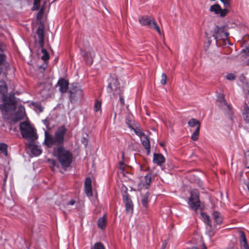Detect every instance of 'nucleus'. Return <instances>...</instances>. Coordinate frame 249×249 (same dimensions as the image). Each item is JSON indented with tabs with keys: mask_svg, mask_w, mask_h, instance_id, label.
I'll return each instance as SVG.
<instances>
[{
	"mask_svg": "<svg viewBox=\"0 0 249 249\" xmlns=\"http://www.w3.org/2000/svg\"><path fill=\"white\" fill-rule=\"evenodd\" d=\"M188 125L191 128L196 127V128L198 127L200 128V123L199 121L196 119L192 118L188 122Z\"/></svg>",
	"mask_w": 249,
	"mask_h": 249,
	"instance_id": "22",
	"label": "nucleus"
},
{
	"mask_svg": "<svg viewBox=\"0 0 249 249\" xmlns=\"http://www.w3.org/2000/svg\"><path fill=\"white\" fill-rule=\"evenodd\" d=\"M37 107L38 108V109L39 110V111L40 112L42 111L43 108H42V107L40 105H38L37 106Z\"/></svg>",
	"mask_w": 249,
	"mask_h": 249,
	"instance_id": "52",
	"label": "nucleus"
},
{
	"mask_svg": "<svg viewBox=\"0 0 249 249\" xmlns=\"http://www.w3.org/2000/svg\"><path fill=\"white\" fill-rule=\"evenodd\" d=\"M58 156H71V153L66 151L63 147H60L57 150Z\"/></svg>",
	"mask_w": 249,
	"mask_h": 249,
	"instance_id": "26",
	"label": "nucleus"
},
{
	"mask_svg": "<svg viewBox=\"0 0 249 249\" xmlns=\"http://www.w3.org/2000/svg\"><path fill=\"white\" fill-rule=\"evenodd\" d=\"M124 156L122 157V158H123V160H124Z\"/></svg>",
	"mask_w": 249,
	"mask_h": 249,
	"instance_id": "61",
	"label": "nucleus"
},
{
	"mask_svg": "<svg viewBox=\"0 0 249 249\" xmlns=\"http://www.w3.org/2000/svg\"><path fill=\"white\" fill-rule=\"evenodd\" d=\"M41 52L43 53V55L41 56V59L45 62L47 61L50 58L49 54L48 53L46 50L44 48L42 49Z\"/></svg>",
	"mask_w": 249,
	"mask_h": 249,
	"instance_id": "30",
	"label": "nucleus"
},
{
	"mask_svg": "<svg viewBox=\"0 0 249 249\" xmlns=\"http://www.w3.org/2000/svg\"><path fill=\"white\" fill-rule=\"evenodd\" d=\"M84 59L87 64L91 65L95 56V53L92 48L89 47L86 49L83 54Z\"/></svg>",
	"mask_w": 249,
	"mask_h": 249,
	"instance_id": "5",
	"label": "nucleus"
},
{
	"mask_svg": "<svg viewBox=\"0 0 249 249\" xmlns=\"http://www.w3.org/2000/svg\"><path fill=\"white\" fill-rule=\"evenodd\" d=\"M206 222L207 223V224L210 227V228H212V224L211 220L210 219V217L206 215L205 218Z\"/></svg>",
	"mask_w": 249,
	"mask_h": 249,
	"instance_id": "44",
	"label": "nucleus"
},
{
	"mask_svg": "<svg viewBox=\"0 0 249 249\" xmlns=\"http://www.w3.org/2000/svg\"><path fill=\"white\" fill-rule=\"evenodd\" d=\"M139 21L142 25L146 26L151 29H154L159 35L161 34L160 28L153 18L147 16H142L139 18Z\"/></svg>",
	"mask_w": 249,
	"mask_h": 249,
	"instance_id": "2",
	"label": "nucleus"
},
{
	"mask_svg": "<svg viewBox=\"0 0 249 249\" xmlns=\"http://www.w3.org/2000/svg\"><path fill=\"white\" fill-rule=\"evenodd\" d=\"M160 145H161V146H162V147H163V146H164V144L163 143H160Z\"/></svg>",
	"mask_w": 249,
	"mask_h": 249,
	"instance_id": "57",
	"label": "nucleus"
},
{
	"mask_svg": "<svg viewBox=\"0 0 249 249\" xmlns=\"http://www.w3.org/2000/svg\"><path fill=\"white\" fill-rule=\"evenodd\" d=\"M208 42L210 44L211 43V41L210 40H208Z\"/></svg>",
	"mask_w": 249,
	"mask_h": 249,
	"instance_id": "60",
	"label": "nucleus"
},
{
	"mask_svg": "<svg viewBox=\"0 0 249 249\" xmlns=\"http://www.w3.org/2000/svg\"><path fill=\"white\" fill-rule=\"evenodd\" d=\"M81 142L85 145V146H87L88 143V140L85 137H83L81 140Z\"/></svg>",
	"mask_w": 249,
	"mask_h": 249,
	"instance_id": "46",
	"label": "nucleus"
},
{
	"mask_svg": "<svg viewBox=\"0 0 249 249\" xmlns=\"http://www.w3.org/2000/svg\"><path fill=\"white\" fill-rule=\"evenodd\" d=\"M192 249H197V248L196 247H193Z\"/></svg>",
	"mask_w": 249,
	"mask_h": 249,
	"instance_id": "59",
	"label": "nucleus"
},
{
	"mask_svg": "<svg viewBox=\"0 0 249 249\" xmlns=\"http://www.w3.org/2000/svg\"><path fill=\"white\" fill-rule=\"evenodd\" d=\"M5 60V55L3 53V51L0 48V65H1Z\"/></svg>",
	"mask_w": 249,
	"mask_h": 249,
	"instance_id": "41",
	"label": "nucleus"
},
{
	"mask_svg": "<svg viewBox=\"0 0 249 249\" xmlns=\"http://www.w3.org/2000/svg\"><path fill=\"white\" fill-rule=\"evenodd\" d=\"M247 64L249 65V59L247 61Z\"/></svg>",
	"mask_w": 249,
	"mask_h": 249,
	"instance_id": "58",
	"label": "nucleus"
},
{
	"mask_svg": "<svg viewBox=\"0 0 249 249\" xmlns=\"http://www.w3.org/2000/svg\"><path fill=\"white\" fill-rule=\"evenodd\" d=\"M243 187L245 189L246 188L249 191V179L246 176V178L243 180Z\"/></svg>",
	"mask_w": 249,
	"mask_h": 249,
	"instance_id": "34",
	"label": "nucleus"
},
{
	"mask_svg": "<svg viewBox=\"0 0 249 249\" xmlns=\"http://www.w3.org/2000/svg\"><path fill=\"white\" fill-rule=\"evenodd\" d=\"M153 156H162V155L161 154L154 153V155Z\"/></svg>",
	"mask_w": 249,
	"mask_h": 249,
	"instance_id": "55",
	"label": "nucleus"
},
{
	"mask_svg": "<svg viewBox=\"0 0 249 249\" xmlns=\"http://www.w3.org/2000/svg\"><path fill=\"white\" fill-rule=\"evenodd\" d=\"M19 129L22 137L30 142H34L37 139L36 129L27 121L20 123Z\"/></svg>",
	"mask_w": 249,
	"mask_h": 249,
	"instance_id": "1",
	"label": "nucleus"
},
{
	"mask_svg": "<svg viewBox=\"0 0 249 249\" xmlns=\"http://www.w3.org/2000/svg\"><path fill=\"white\" fill-rule=\"evenodd\" d=\"M119 164L120 165V168L122 169H124V163L123 161H120L119 162Z\"/></svg>",
	"mask_w": 249,
	"mask_h": 249,
	"instance_id": "50",
	"label": "nucleus"
},
{
	"mask_svg": "<svg viewBox=\"0 0 249 249\" xmlns=\"http://www.w3.org/2000/svg\"><path fill=\"white\" fill-rule=\"evenodd\" d=\"M7 88L3 81H0V98L3 102L6 101L7 98Z\"/></svg>",
	"mask_w": 249,
	"mask_h": 249,
	"instance_id": "10",
	"label": "nucleus"
},
{
	"mask_svg": "<svg viewBox=\"0 0 249 249\" xmlns=\"http://www.w3.org/2000/svg\"><path fill=\"white\" fill-rule=\"evenodd\" d=\"M7 145L5 143H0V155L7 156Z\"/></svg>",
	"mask_w": 249,
	"mask_h": 249,
	"instance_id": "27",
	"label": "nucleus"
},
{
	"mask_svg": "<svg viewBox=\"0 0 249 249\" xmlns=\"http://www.w3.org/2000/svg\"><path fill=\"white\" fill-rule=\"evenodd\" d=\"M166 80L167 76L165 73H163L161 76L160 83L163 85H165L166 84Z\"/></svg>",
	"mask_w": 249,
	"mask_h": 249,
	"instance_id": "40",
	"label": "nucleus"
},
{
	"mask_svg": "<svg viewBox=\"0 0 249 249\" xmlns=\"http://www.w3.org/2000/svg\"><path fill=\"white\" fill-rule=\"evenodd\" d=\"M240 244L241 248L243 249H249L247 239L245 233L243 232H240Z\"/></svg>",
	"mask_w": 249,
	"mask_h": 249,
	"instance_id": "17",
	"label": "nucleus"
},
{
	"mask_svg": "<svg viewBox=\"0 0 249 249\" xmlns=\"http://www.w3.org/2000/svg\"><path fill=\"white\" fill-rule=\"evenodd\" d=\"M200 128L198 127L196 128L195 130L191 136V138L193 141H196L198 139Z\"/></svg>",
	"mask_w": 249,
	"mask_h": 249,
	"instance_id": "29",
	"label": "nucleus"
},
{
	"mask_svg": "<svg viewBox=\"0 0 249 249\" xmlns=\"http://www.w3.org/2000/svg\"><path fill=\"white\" fill-rule=\"evenodd\" d=\"M210 11L214 12L215 14H219L221 17L225 16L228 13V10L225 8L222 9L220 5L218 4H215L212 5L210 7Z\"/></svg>",
	"mask_w": 249,
	"mask_h": 249,
	"instance_id": "9",
	"label": "nucleus"
},
{
	"mask_svg": "<svg viewBox=\"0 0 249 249\" xmlns=\"http://www.w3.org/2000/svg\"><path fill=\"white\" fill-rule=\"evenodd\" d=\"M0 109L3 115H6L10 113L14 110L12 106L9 104H3L0 105Z\"/></svg>",
	"mask_w": 249,
	"mask_h": 249,
	"instance_id": "15",
	"label": "nucleus"
},
{
	"mask_svg": "<svg viewBox=\"0 0 249 249\" xmlns=\"http://www.w3.org/2000/svg\"><path fill=\"white\" fill-rule=\"evenodd\" d=\"M123 199L125 203V210L127 213H132L133 211V204L129 195L124 194L123 196Z\"/></svg>",
	"mask_w": 249,
	"mask_h": 249,
	"instance_id": "7",
	"label": "nucleus"
},
{
	"mask_svg": "<svg viewBox=\"0 0 249 249\" xmlns=\"http://www.w3.org/2000/svg\"><path fill=\"white\" fill-rule=\"evenodd\" d=\"M126 123L129 126H131V124H132V123L130 121H127V120L126 121Z\"/></svg>",
	"mask_w": 249,
	"mask_h": 249,
	"instance_id": "53",
	"label": "nucleus"
},
{
	"mask_svg": "<svg viewBox=\"0 0 249 249\" xmlns=\"http://www.w3.org/2000/svg\"><path fill=\"white\" fill-rule=\"evenodd\" d=\"M85 188V192L87 196L89 197H91L92 196V187H84Z\"/></svg>",
	"mask_w": 249,
	"mask_h": 249,
	"instance_id": "36",
	"label": "nucleus"
},
{
	"mask_svg": "<svg viewBox=\"0 0 249 249\" xmlns=\"http://www.w3.org/2000/svg\"><path fill=\"white\" fill-rule=\"evenodd\" d=\"M245 165L246 168L249 169V158L247 159L245 162Z\"/></svg>",
	"mask_w": 249,
	"mask_h": 249,
	"instance_id": "48",
	"label": "nucleus"
},
{
	"mask_svg": "<svg viewBox=\"0 0 249 249\" xmlns=\"http://www.w3.org/2000/svg\"><path fill=\"white\" fill-rule=\"evenodd\" d=\"M220 1L223 3L224 6L227 8L230 6V0H220Z\"/></svg>",
	"mask_w": 249,
	"mask_h": 249,
	"instance_id": "43",
	"label": "nucleus"
},
{
	"mask_svg": "<svg viewBox=\"0 0 249 249\" xmlns=\"http://www.w3.org/2000/svg\"><path fill=\"white\" fill-rule=\"evenodd\" d=\"M151 181V177L149 175H146L144 177V183L146 185L145 188L148 189Z\"/></svg>",
	"mask_w": 249,
	"mask_h": 249,
	"instance_id": "32",
	"label": "nucleus"
},
{
	"mask_svg": "<svg viewBox=\"0 0 249 249\" xmlns=\"http://www.w3.org/2000/svg\"><path fill=\"white\" fill-rule=\"evenodd\" d=\"M75 201L74 199H71L69 202H68L67 205H73L75 204Z\"/></svg>",
	"mask_w": 249,
	"mask_h": 249,
	"instance_id": "47",
	"label": "nucleus"
},
{
	"mask_svg": "<svg viewBox=\"0 0 249 249\" xmlns=\"http://www.w3.org/2000/svg\"><path fill=\"white\" fill-rule=\"evenodd\" d=\"M226 78L228 80L232 81L235 79L236 75L234 74L231 73H227L226 75Z\"/></svg>",
	"mask_w": 249,
	"mask_h": 249,
	"instance_id": "39",
	"label": "nucleus"
},
{
	"mask_svg": "<svg viewBox=\"0 0 249 249\" xmlns=\"http://www.w3.org/2000/svg\"><path fill=\"white\" fill-rule=\"evenodd\" d=\"M242 51L246 54L247 56H249V48H247L246 49L243 50Z\"/></svg>",
	"mask_w": 249,
	"mask_h": 249,
	"instance_id": "49",
	"label": "nucleus"
},
{
	"mask_svg": "<svg viewBox=\"0 0 249 249\" xmlns=\"http://www.w3.org/2000/svg\"><path fill=\"white\" fill-rule=\"evenodd\" d=\"M188 204L191 209L196 211L200 207V201L199 192L197 190H193L191 191Z\"/></svg>",
	"mask_w": 249,
	"mask_h": 249,
	"instance_id": "3",
	"label": "nucleus"
},
{
	"mask_svg": "<svg viewBox=\"0 0 249 249\" xmlns=\"http://www.w3.org/2000/svg\"><path fill=\"white\" fill-rule=\"evenodd\" d=\"M229 36L227 32L224 31V28L216 26L213 31L212 36L214 37L216 42L219 39H224Z\"/></svg>",
	"mask_w": 249,
	"mask_h": 249,
	"instance_id": "4",
	"label": "nucleus"
},
{
	"mask_svg": "<svg viewBox=\"0 0 249 249\" xmlns=\"http://www.w3.org/2000/svg\"><path fill=\"white\" fill-rule=\"evenodd\" d=\"M58 162L65 169L69 167L72 162V157H57Z\"/></svg>",
	"mask_w": 249,
	"mask_h": 249,
	"instance_id": "11",
	"label": "nucleus"
},
{
	"mask_svg": "<svg viewBox=\"0 0 249 249\" xmlns=\"http://www.w3.org/2000/svg\"><path fill=\"white\" fill-rule=\"evenodd\" d=\"M44 29L42 27H39L36 31L39 39V44L41 48L44 46Z\"/></svg>",
	"mask_w": 249,
	"mask_h": 249,
	"instance_id": "14",
	"label": "nucleus"
},
{
	"mask_svg": "<svg viewBox=\"0 0 249 249\" xmlns=\"http://www.w3.org/2000/svg\"><path fill=\"white\" fill-rule=\"evenodd\" d=\"M30 149L32 154L34 156H39L42 153V150L39 146L36 145H32L30 146Z\"/></svg>",
	"mask_w": 249,
	"mask_h": 249,
	"instance_id": "20",
	"label": "nucleus"
},
{
	"mask_svg": "<svg viewBox=\"0 0 249 249\" xmlns=\"http://www.w3.org/2000/svg\"><path fill=\"white\" fill-rule=\"evenodd\" d=\"M118 82L117 80L114 78H111L109 80V83L107 86V90L108 92H111L114 89L118 88Z\"/></svg>",
	"mask_w": 249,
	"mask_h": 249,
	"instance_id": "16",
	"label": "nucleus"
},
{
	"mask_svg": "<svg viewBox=\"0 0 249 249\" xmlns=\"http://www.w3.org/2000/svg\"><path fill=\"white\" fill-rule=\"evenodd\" d=\"M25 116V110L24 107L22 105H19L14 117L12 118V120L14 122H17L20 120L23 119Z\"/></svg>",
	"mask_w": 249,
	"mask_h": 249,
	"instance_id": "8",
	"label": "nucleus"
},
{
	"mask_svg": "<svg viewBox=\"0 0 249 249\" xmlns=\"http://www.w3.org/2000/svg\"><path fill=\"white\" fill-rule=\"evenodd\" d=\"M106 223L107 220L105 217V215H104L103 216L99 218L98 220V227L102 230H103L106 228Z\"/></svg>",
	"mask_w": 249,
	"mask_h": 249,
	"instance_id": "23",
	"label": "nucleus"
},
{
	"mask_svg": "<svg viewBox=\"0 0 249 249\" xmlns=\"http://www.w3.org/2000/svg\"><path fill=\"white\" fill-rule=\"evenodd\" d=\"M120 102L121 103V104L122 105H124V99L123 98V97H120Z\"/></svg>",
	"mask_w": 249,
	"mask_h": 249,
	"instance_id": "51",
	"label": "nucleus"
},
{
	"mask_svg": "<svg viewBox=\"0 0 249 249\" xmlns=\"http://www.w3.org/2000/svg\"><path fill=\"white\" fill-rule=\"evenodd\" d=\"M84 187H92L91 180L89 177H88L86 178L84 183Z\"/></svg>",
	"mask_w": 249,
	"mask_h": 249,
	"instance_id": "37",
	"label": "nucleus"
},
{
	"mask_svg": "<svg viewBox=\"0 0 249 249\" xmlns=\"http://www.w3.org/2000/svg\"><path fill=\"white\" fill-rule=\"evenodd\" d=\"M45 137L44 143L48 147H51L53 144H57L55 138L48 134L46 130H45Z\"/></svg>",
	"mask_w": 249,
	"mask_h": 249,
	"instance_id": "12",
	"label": "nucleus"
},
{
	"mask_svg": "<svg viewBox=\"0 0 249 249\" xmlns=\"http://www.w3.org/2000/svg\"><path fill=\"white\" fill-rule=\"evenodd\" d=\"M245 112L244 113V120L247 123L249 124V107L247 106L245 107L244 108Z\"/></svg>",
	"mask_w": 249,
	"mask_h": 249,
	"instance_id": "31",
	"label": "nucleus"
},
{
	"mask_svg": "<svg viewBox=\"0 0 249 249\" xmlns=\"http://www.w3.org/2000/svg\"><path fill=\"white\" fill-rule=\"evenodd\" d=\"M213 217L215 223L218 225H220L223 222V217L222 214L217 211H214L213 213Z\"/></svg>",
	"mask_w": 249,
	"mask_h": 249,
	"instance_id": "19",
	"label": "nucleus"
},
{
	"mask_svg": "<svg viewBox=\"0 0 249 249\" xmlns=\"http://www.w3.org/2000/svg\"><path fill=\"white\" fill-rule=\"evenodd\" d=\"M47 161L49 163L50 166L53 171H55L57 169L59 168V163L57 161L49 159H48Z\"/></svg>",
	"mask_w": 249,
	"mask_h": 249,
	"instance_id": "24",
	"label": "nucleus"
},
{
	"mask_svg": "<svg viewBox=\"0 0 249 249\" xmlns=\"http://www.w3.org/2000/svg\"><path fill=\"white\" fill-rule=\"evenodd\" d=\"M165 245L163 244L162 249H165Z\"/></svg>",
	"mask_w": 249,
	"mask_h": 249,
	"instance_id": "56",
	"label": "nucleus"
},
{
	"mask_svg": "<svg viewBox=\"0 0 249 249\" xmlns=\"http://www.w3.org/2000/svg\"><path fill=\"white\" fill-rule=\"evenodd\" d=\"M149 196L147 194H145L142 196V204L143 206L147 208L149 202Z\"/></svg>",
	"mask_w": 249,
	"mask_h": 249,
	"instance_id": "28",
	"label": "nucleus"
},
{
	"mask_svg": "<svg viewBox=\"0 0 249 249\" xmlns=\"http://www.w3.org/2000/svg\"><path fill=\"white\" fill-rule=\"evenodd\" d=\"M66 132V128L62 126L58 128L55 133L54 138L57 142V144H60L63 142L64 136Z\"/></svg>",
	"mask_w": 249,
	"mask_h": 249,
	"instance_id": "6",
	"label": "nucleus"
},
{
	"mask_svg": "<svg viewBox=\"0 0 249 249\" xmlns=\"http://www.w3.org/2000/svg\"><path fill=\"white\" fill-rule=\"evenodd\" d=\"M153 161L158 165L161 166L165 162V159L164 157H153Z\"/></svg>",
	"mask_w": 249,
	"mask_h": 249,
	"instance_id": "25",
	"label": "nucleus"
},
{
	"mask_svg": "<svg viewBox=\"0 0 249 249\" xmlns=\"http://www.w3.org/2000/svg\"><path fill=\"white\" fill-rule=\"evenodd\" d=\"M94 249H105V248L101 242H98L94 244Z\"/></svg>",
	"mask_w": 249,
	"mask_h": 249,
	"instance_id": "42",
	"label": "nucleus"
},
{
	"mask_svg": "<svg viewBox=\"0 0 249 249\" xmlns=\"http://www.w3.org/2000/svg\"><path fill=\"white\" fill-rule=\"evenodd\" d=\"M40 0H34L32 10H37L40 7Z\"/></svg>",
	"mask_w": 249,
	"mask_h": 249,
	"instance_id": "35",
	"label": "nucleus"
},
{
	"mask_svg": "<svg viewBox=\"0 0 249 249\" xmlns=\"http://www.w3.org/2000/svg\"><path fill=\"white\" fill-rule=\"evenodd\" d=\"M217 101L220 103V105L223 107L224 108L229 111L231 110V106L228 105L224 99V96L222 95L219 96L217 99Z\"/></svg>",
	"mask_w": 249,
	"mask_h": 249,
	"instance_id": "21",
	"label": "nucleus"
},
{
	"mask_svg": "<svg viewBox=\"0 0 249 249\" xmlns=\"http://www.w3.org/2000/svg\"><path fill=\"white\" fill-rule=\"evenodd\" d=\"M101 102L100 101L96 100L94 106V110L95 112H98L101 110Z\"/></svg>",
	"mask_w": 249,
	"mask_h": 249,
	"instance_id": "33",
	"label": "nucleus"
},
{
	"mask_svg": "<svg viewBox=\"0 0 249 249\" xmlns=\"http://www.w3.org/2000/svg\"><path fill=\"white\" fill-rule=\"evenodd\" d=\"M57 84L59 87V90L61 93H65L67 92L69 86V83L67 80L60 78L58 80Z\"/></svg>",
	"mask_w": 249,
	"mask_h": 249,
	"instance_id": "13",
	"label": "nucleus"
},
{
	"mask_svg": "<svg viewBox=\"0 0 249 249\" xmlns=\"http://www.w3.org/2000/svg\"><path fill=\"white\" fill-rule=\"evenodd\" d=\"M142 145L145 148V150L147 151V154L149 155L150 154V142L148 138V137L145 136L142 138L141 139Z\"/></svg>",
	"mask_w": 249,
	"mask_h": 249,
	"instance_id": "18",
	"label": "nucleus"
},
{
	"mask_svg": "<svg viewBox=\"0 0 249 249\" xmlns=\"http://www.w3.org/2000/svg\"><path fill=\"white\" fill-rule=\"evenodd\" d=\"M134 131L135 134L140 137V140L146 136L144 133L140 129H135Z\"/></svg>",
	"mask_w": 249,
	"mask_h": 249,
	"instance_id": "38",
	"label": "nucleus"
},
{
	"mask_svg": "<svg viewBox=\"0 0 249 249\" xmlns=\"http://www.w3.org/2000/svg\"><path fill=\"white\" fill-rule=\"evenodd\" d=\"M42 121H43V123L44 124V125L46 126L47 129H50L51 128V127L49 126V121L48 119H46L43 120Z\"/></svg>",
	"mask_w": 249,
	"mask_h": 249,
	"instance_id": "45",
	"label": "nucleus"
},
{
	"mask_svg": "<svg viewBox=\"0 0 249 249\" xmlns=\"http://www.w3.org/2000/svg\"><path fill=\"white\" fill-rule=\"evenodd\" d=\"M202 249H207L206 246L204 244H203L202 246Z\"/></svg>",
	"mask_w": 249,
	"mask_h": 249,
	"instance_id": "54",
	"label": "nucleus"
}]
</instances>
